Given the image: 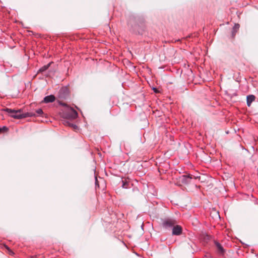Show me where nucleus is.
Instances as JSON below:
<instances>
[{"instance_id":"2eb2a0df","label":"nucleus","mask_w":258,"mask_h":258,"mask_svg":"<svg viewBox=\"0 0 258 258\" xmlns=\"http://www.w3.org/2000/svg\"><path fill=\"white\" fill-rule=\"evenodd\" d=\"M153 90L155 92H158L157 89L155 88H153Z\"/></svg>"},{"instance_id":"39448f33","label":"nucleus","mask_w":258,"mask_h":258,"mask_svg":"<svg viewBox=\"0 0 258 258\" xmlns=\"http://www.w3.org/2000/svg\"><path fill=\"white\" fill-rule=\"evenodd\" d=\"M68 117L71 119H75L78 117L77 112L72 108L68 109Z\"/></svg>"},{"instance_id":"20e7f679","label":"nucleus","mask_w":258,"mask_h":258,"mask_svg":"<svg viewBox=\"0 0 258 258\" xmlns=\"http://www.w3.org/2000/svg\"><path fill=\"white\" fill-rule=\"evenodd\" d=\"M172 234L173 235H180L182 232V227L178 225H175L172 228Z\"/></svg>"},{"instance_id":"ddd939ff","label":"nucleus","mask_w":258,"mask_h":258,"mask_svg":"<svg viewBox=\"0 0 258 258\" xmlns=\"http://www.w3.org/2000/svg\"><path fill=\"white\" fill-rule=\"evenodd\" d=\"M216 245L219 250H220L221 251H223V248L222 246H221V245L219 243L216 242Z\"/></svg>"},{"instance_id":"f03ea898","label":"nucleus","mask_w":258,"mask_h":258,"mask_svg":"<svg viewBox=\"0 0 258 258\" xmlns=\"http://www.w3.org/2000/svg\"><path fill=\"white\" fill-rule=\"evenodd\" d=\"M176 224L175 220L172 218H165L162 220V227L166 229H170Z\"/></svg>"},{"instance_id":"0eeeda50","label":"nucleus","mask_w":258,"mask_h":258,"mask_svg":"<svg viewBox=\"0 0 258 258\" xmlns=\"http://www.w3.org/2000/svg\"><path fill=\"white\" fill-rule=\"evenodd\" d=\"M255 99V96L253 95H250L247 96L246 103L248 107L251 105L252 102Z\"/></svg>"},{"instance_id":"f8f14e48","label":"nucleus","mask_w":258,"mask_h":258,"mask_svg":"<svg viewBox=\"0 0 258 258\" xmlns=\"http://www.w3.org/2000/svg\"><path fill=\"white\" fill-rule=\"evenodd\" d=\"M8 130V128L5 126H3L2 127H0V134L7 132Z\"/></svg>"},{"instance_id":"1a4fd4ad","label":"nucleus","mask_w":258,"mask_h":258,"mask_svg":"<svg viewBox=\"0 0 258 258\" xmlns=\"http://www.w3.org/2000/svg\"><path fill=\"white\" fill-rule=\"evenodd\" d=\"M50 63H49L47 65L43 66L39 69V72H44L45 71H46V70H47L48 69V68L50 66Z\"/></svg>"},{"instance_id":"4468645a","label":"nucleus","mask_w":258,"mask_h":258,"mask_svg":"<svg viewBox=\"0 0 258 258\" xmlns=\"http://www.w3.org/2000/svg\"><path fill=\"white\" fill-rule=\"evenodd\" d=\"M36 112L38 115H41L43 114V111L41 109L39 108L36 110Z\"/></svg>"},{"instance_id":"6e6552de","label":"nucleus","mask_w":258,"mask_h":258,"mask_svg":"<svg viewBox=\"0 0 258 258\" xmlns=\"http://www.w3.org/2000/svg\"><path fill=\"white\" fill-rule=\"evenodd\" d=\"M240 27V26L238 24H235L234 26L233 27L232 31V35L233 37H234L237 33V31L238 30L239 28Z\"/></svg>"},{"instance_id":"7ed1b4c3","label":"nucleus","mask_w":258,"mask_h":258,"mask_svg":"<svg viewBox=\"0 0 258 258\" xmlns=\"http://www.w3.org/2000/svg\"><path fill=\"white\" fill-rule=\"evenodd\" d=\"M192 178V175L190 174L183 175L179 177V181L182 183L186 184L190 182Z\"/></svg>"},{"instance_id":"9d476101","label":"nucleus","mask_w":258,"mask_h":258,"mask_svg":"<svg viewBox=\"0 0 258 258\" xmlns=\"http://www.w3.org/2000/svg\"><path fill=\"white\" fill-rule=\"evenodd\" d=\"M65 125H68V126H72L73 127V128H74L75 130H76V129H77L78 128V126L77 125L71 123H70L69 122H68V121L65 122Z\"/></svg>"},{"instance_id":"423d86ee","label":"nucleus","mask_w":258,"mask_h":258,"mask_svg":"<svg viewBox=\"0 0 258 258\" xmlns=\"http://www.w3.org/2000/svg\"><path fill=\"white\" fill-rule=\"evenodd\" d=\"M55 98L54 95H50L47 96L44 98L43 101L45 103H50L54 101Z\"/></svg>"},{"instance_id":"f257e3e1","label":"nucleus","mask_w":258,"mask_h":258,"mask_svg":"<svg viewBox=\"0 0 258 258\" xmlns=\"http://www.w3.org/2000/svg\"><path fill=\"white\" fill-rule=\"evenodd\" d=\"M3 110L7 112L10 116L16 119H21L27 116L26 114L22 113L21 109L14 110L6 108L4 109Z\"/></svg>"},{"instance_id":"dca6fc26","label":"nucleus","mask_w":258,"mask_h":258,"mask_svg":"<svg viewBox=\"0 0 258 258\" xmlns=\"http://www.w3.org/2000/svg\"><path fill=\"white\" fill-rule=\"evenodd\" d=\"M96 179V184H97V178H95Z\"/></svg>"},{"instance_id":"9b49d317","label":"nucleus","mask_w":258,"mask_h":258,"mask_svg":"<svg viewBox=\"0 0 258 258\" xmlns=\"http://www.w3.org/2000/svg\"><path fill=\"white\" fill-rule=\"evenodd\" d=\"M122 187L123 188H128V184H129V183L127 181L122 180Z\"/></svg>"}]
</instances>
